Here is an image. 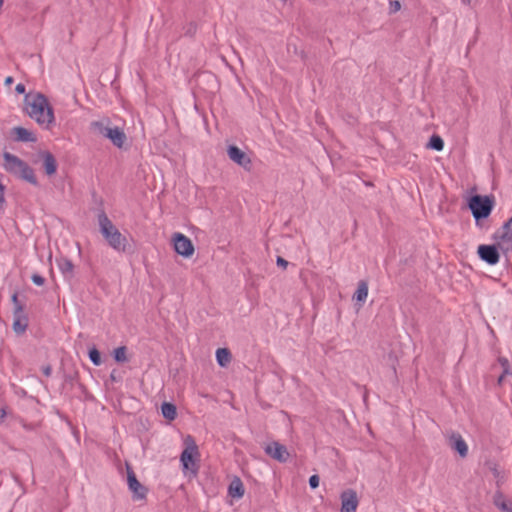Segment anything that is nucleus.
<instances>
[{"mask_svg": "<svg viewBox=\"0 0 512 512\" xmlns=\"http://www.w3.org/2000/svg\"><path fill=\"white\" fill-rule=\"evenodd\" d=\"M25 111L44 129H50L55 123L53 108L46 96L41 93H30L25 96Z\"/></svg>", "mask_w": 512, "mask_h": 512, "instance_id": "obj_1", "label": "nucleus"}, {"mask_svg": "<svg viewBox=\"0 0 512 512\" xmlns=\"http://www.w3.org/2000/svg\"><path fill=\"white\" fill-rule=\"evenodd\" d=\"M90 131L109 140L115 147L121 149L127 142L123 128L116 126L109 118H101L90 123Z\"/></svg>", "mask_w": 512, "mask_h": 512, "instance_id": "obj_2", "label": "nucleus"}, {"mask_svg": "<svg viewBox=\"0 0 512 512\" xmlns=\"http://www.w3.org/2000/svg\"><path fill=\"white\" fill-rule=\"evenodd\" d=\"M468 208L475 220V225L479 229H486L484 220H486L493 211L495 200L489 195H472L467 202Z\"/></svg>", "mask_w": 512, "mask_h": 512, "instance_id": "obj_3", "label": "nucleus"}, {"mask_svg": "<svg viewBox=\"0 0 512 512\" xmlns=\"http://www.w3.org/2000/svg\"><path fill=\"white\" fill-rule=\"evenodd\" d=\"M98 223L100 232L108 245L117 252H125L128 244L127 238L119 231L106 214H99Z\"/></svg>", "mask_w": 512, "mask_h": 512, "instance_id": "obj_4", "label": "nucleus"}, {"mask_svg": "<svg viewBox=\"0 0 512 512\" xmlns=\"http://www.w3.org/2000/svg\"><path fill=\"white\" fill-rule=\"evenodd\" d=\"M2 167L10 174L19 177L31 184L36 185L37 179L34 175L33 170L23 160L17 156L5 152L3 154Z\"/></svg>", "mask_w": 512, "mask_h": 512, "instance_id": "obj_5", "label": "nucleus"}, {"mask_svg": "<svg viewBox=\"0 0 512 512\" xmlns=\"http://www.w3.org/2000/svg\"><path fill=\"white\" fill-rule=\"evenodd\" d=\"M184 449L180 456V462L185 471L197 472V463L200 460V452L198 445L191 435L185 436L183 439Z\"/></svg>", "mask_w": 512, "mask_h": 512, "instance_id": "obj_6", "label": "nucleus"}, {"mask_svg": "<svg viewBox=\"0 0 512 512\" xmlns=\"http://www.w3.org/2000/svg\"><path fill=\"white\" fill-rule=\"evenodd\" d=\"M492 238L502 252L508 253L512 251V216L494 232Z\"/></svg>", "mask_w": 512, "mask_h": 512, "instance_id": "obj_7", "label": "nucleus"}, {"mask_svg": "<svg viewBox=\"0 0 512 512\" xmlns=\"http://www.w3.org/2000/svg\"><path fill=\"white\" fill-rule=\"evenodd\" d=\"M173 243L174 250L177 254L184 258H190L194 252L195 248L191 240L182 233H175L171 239Z\"/></svg>", "mask_w": 512, "mask_h": 512, "instance_id": "obj_8", "label": "nucleus"}, {"mask_svg": "<svg viewBox=\"0 0 512 512\" xmlns=\"http://www.w3.org/2000/svg\"><path fill=\"white\" fill-rule=\"evenodd\" d=\"M499 246L496 243V245H479L478 246V256L479 258L487 263L488 265H496L500 260V254H499Z\"/></svg>", "mask_w": 512, "mask_h": 512, "instance_id": "obj_9", "label": "nucleus"}, {"mask_svg": "<svg viewBox=\"0 0 512 512\" xmlns=\"http://www.w3.org/2000/svg\"><path fill=\"white\" fill-rule=\"evenodd\" d=\"M340 512H356L359 505V497L354 489H345L340 494Z\"/></svg>", "mask_w": 512, "mask_h": 512, "instance_id": "obj_10", "label": "nucleus"}, {"mask_svg": "<svg viewBox=\"0 0 512 512\" xmlns=\"http://www.w3.org/2000/svg\"><path fill=\"white\" fill-rule=\"evenodd\" d=\"M227 154L230 160H232L234 163L238 164L245 170L251 169V158L249 154H247L245 151L241 150L237 146H229L227 149Z\"/></svg>", "mask_w": 512, "mask_h": 512, "instance_id": "obj_11", "label": "nucleus"}, {"mask_svg": "<svg viewBox=\"0 0 512 512\" xmlns=\"http://www.w3.org/2000/svg\"><path fill=\"white\" fill-rule=\"evenodd\" d=\"M265 452L279 462H286L290 456L287 448L279 442H271L267 444Z\"/></svg>", "mask_w": 512, "mask_h": 512, "instance_id": "obj_12", "label": "nucleus"}, {"mask_svg": "<svg viewBox=\"0 0 512 512\" xmlns=\"http://www.w3.org/2000/svg\"><path fill=\"white\" fill-rule=\"evenodd\" d=\"M27 326H28V318H27L22 306H17V308L14 309V313H13V330L17 334H21V333L25 332Z\"/></svg>", "mask_w": 512, "mask_h": 512, "instance_id": "obj_13", "label": "nucleus"}, {"mask_svg": "<svg viewBox=\"0 0 512 512\" xmlns=\"http://www.w3.org/2000/svg\"><path fill=\"white\" fill-rule=\"evenodd\" d=\"M493 504L501 512H512V499L507 498L500 489L493 495Z\"/></svg>", "mask_w": 512, "mask_h": 512, "instance_id": "obj_14", "label": "nucleus"}, {"mask_svg": "<svg viewBox=\"0 0 512 512\" xmlns=\"http://www.w3.org/2000/svg\"><path fill=\"white\" fill-rule=\"evenodd\" d=\"M128 486L133 492V498L136 500H142L145 498L146 489L139 483L133 473L128 474Z\"/></svg>", "mask_w": 512, "mask_h": 512, "instance_id": "obj_15", "label": "nucleus"}, {"mask_svg": "<svg viewBox=\"0 0 512 512\" xmlns=\"http://www.w3.org/2000/svg\"><path fill=\"white\" fill-rule=\"evenodd\" d=\"M450 441L452 442V448L461 458H465L468 455V445L461 435L454 433L450 434Z\"/></svg>", "mask_w": 512, "mask_h": 512, "instance_id": "obj_16", "label": "nucleus"}, {"mask_svg": "<svg viewBox=\"0 0 512 512\" xmlns=\"http://www.w3.org/2000/svg\"><path fill=\"white\" fill-rule=\"evenodd\" d=\"M488 469L492 473L496 481V486L500 488L505 481V473L499 468V465L494 461H488L486 463Z\"/></svg>", "mask_w": 512, "mask_h": 512, "instance_id": "obj_17", "label": "nucleus"}, {"mask_svg": "<svg viewBox=\"0 0 512 512\" xmlns=\"http://www.w3.org/2000/svg\"><path fill=\"white\" fill-rule=\"evenodd\" d=\"M13 134L19 141L33 142L36 140V137L33 134V132L23 127H15L13 129Z\"/></svg>", "mask_w": 512, "mask_h": 512, "instance_id": "obj_18", "label": "nucleus"}, {"mask_svg": "<svg viewBox=\"0 0 512 512\" xmlns=\"http://www.w3.org/2000/svg\"><path fill=\"white\" fill-rule=\"evenodd\" d=\"M41 156L43 158V166H44L45 172L48 175L54 174L56 172L57 165H56V161H55V158L53 157V155L49 152H43Z\"/></svg>", "mask_w": 512, "mask_h": 512, "instance_id": "obj_19", "label": "nucleus"}, {"mask_svg": "<svg viewBox=\"0 0 512 512\" xmlns=\"http://www.w3.org/2000/svg\"><path fill=\"white\" fill-rule=\"evenodd\" d=\"M228 493L233 498H241L244 495V487L239 478H235L231 481Z\"/></svg>", "mask_w": 512, "mask_h": 512, "instance_id": "obj_20", "label": "nucleus"}, {"mask_svg": "<svg viewBox=\"0 0 512 512\" xmlns=\"http://www.w3.org/2000/svg\"><path fill=\"white\" fill-rule=\"evenodd\" d=\"M57 266L65 277H72L74 273V265L67 258H60L57 260Z\"/></svg>", "mask_w": 512, "mask_h": 512, "instance_id": "obj_21", "label": "nucleus"}, {"mask_svg": "<svg viewBox=\"0 0 512 512\" xmlns=\"http://www.w3.org/2000/svg\"><path fill=\"white\" fill-rule=\"evenodd\" d=\"M216 360L221 367H226L231 360V354L226 348H219L216 351Z\"/></svg>", "mask_w": 512, "mask_h": 512, "instance_id": "obj_22", "label": "nucleus"}, {"mask_svg": "<svg viewBox=\"0 0 512 512\" xmlns=\"http://www.w3.org/2000/svg\"><path fill=\"white\" fill-rule=\"evenodd\" d=\"M367 297H368V285L366 282L361 281L358 284L357 290H356L353 298L360 303H364L366 301Z\"/></svg>", "mask_w": 512, "mask_h": 512, "instance_id": "obj_23", "label": "nucleus"}, {"mask_svg": "<svg viewBox=\"0 0 512 512\" xmlns=\"http://www.w3.org/2000/svg\"><path fill=\"white\" fill-rule=\"evenodd\" d=\"M161 412L164 418L168 420H174L176 418L177 412L175 405L165 402L161 406Z\"/></svg>", "mask_w": 512, "mask_h": 512, "instance_id": "obj_24", "label": "nucleus"}, {"mask_svg": "<svg viewBox=\"0 0 512 512\" xmlns=\"http://www.w3.org/2000/svg\"><path fill=\"white\" fill-rule=\"evenodd\" d=\"M427 147L436 151H441L444 148V141L440 136L433 135L430 138Z\"/></svg>", "mask_w": 512, "mask_h": 512, "instance_id": "obj_25", "label": "nucleus"}, {"mask_svg": "<svg viewBox=\"0 0 512 512\" xmlns=\"http://www.w3.org/2000/svg\"><path fill=\"white\" fill-rule=\"evenodd\" d=\"M114 358L117 362H126L127 361L126 348L119 347V348L115 349Z\"/></svg>", "mask_w": 512, "mask_h": 512, "instance_id": "obj_26", "label": "nucleus"}, {"mask_svg": "<svg viewBox=\"0 0 512 512\" xmlns=\"http://www.w3.org/2000/svg\"><path fill=\"white\" fill-rule=\"evenodd\" d=\"M89 358L91 362L96 366H99L102 363L100 353L96 348H92L89 350Z\"/></svg>", "mask_w": 512, "mask_h": 512, "instance_id": "obj_27", "label": "nucleus"}, {"mask_svg": "<svg viewBox=\"0 0 512 512\" xmlns=\"http://www.w3.org/2000/svg\"><path fill=\"white\" fill-rule=\"evenodd\" d=\"M498 362L499 364L501 365V367L503 368V372L504 374L506 375H512V372L510 371V364H509V360L505 357H500L498 359Z\"/></svg>", "mask_w": 512, "mask_h": 512, "instance_id": "obj_28", "label": "nucleus"}, {"mask_svg": "<svg viewBox=\"0 0 512 512\" xmlns=\"http://www.w3.org/2000/svg\"><path fill=\"white\" fill-rule=\"evenodd\" d=\"M319 476L318 475H312L310 478H309V485L312 489H315L319 486Z\"/></svg>", "mask_w": 512, "mask_h": 512, "instance_id": "obj_29", "label": "nucleus"}, {"mask_svg": "<svg viewBox=\"0 0 512 512\" xmlns=\"http://www.w3.org/2000/svg\"><path fill=\"white\" fill-rule=\"evenodd\" d=\"M32 281L34 284L38 285V286H42L45 282L44 278L38 274H34L32 276Z\"/></svg>", "mask_w": 512, "mask_h": 512, "instance_id": "obj_30", "label": "nucleus"}, {"mask_svg": "<svg viewBox=\"0 0 512 512\" xmlns=\"http://www.w3.org/2000/svg\"><path fill=\"white\" fill-rule=\"evenodd\" d=\"M277 265L285 269L288 265V262L285 259H283L282 257H278Z\"/></svg>", "mask_w": 512, "mask_h": 512, "instance_id": "obj_31", "label": "nucleus"}, {"mask_svg": "<svg viewBox=\"0 0 512 512\" xmlns=\"http://www.w3.org/2000/svg\"><path fill=\"white\" fill-rule=\"evenodd\" d=\"M15 90L17 93L23 94V93H25V85L22 83H18L15 87Z\"/></svg>", "mask_w": 512, "mask_h": 512, "instance_id": "obj_32", "label": "nucleus"}, {"mask_svg": "<svg viewBox=\"0 0 512 512\" xmlns=\"http://www.w3.org/2000/svg\"><path fill=\"white\" fill-rule=\"evenodd\" d=\"M42 372L45 376L49 377L51 375L52 369L50 366H45L42 368Z\"/></svg>", "mask_w": 512, "mask_h": 512, "instance_id": "obj_33", "label": "nucleus"}, {"mask_svg": "<svg viewBox=\"0 0 512 512\" xmlns=\"http://www.w3.org/2000/svg\"><path fill=\"white\" fill-rule=\"evenodd\" d=\"M4 202V186L0 183V205Z\"/></svg>", "mask_w": 512, "mask_h": 512, "instance_id": "obj_34", "label": "nucleus"}, {"mask_svg": "<svg viewBox=\"0 0 512 512\" xmlns=\"http://www.w3.org/2000/svg\"><path fill=\"white\" fill-rule=\"evenodd\" d=\"M12 301H13V303H14V305H15V308H14V309H16V308H17V306H21V305L19 304V302H18V296H17V294H13V295H12Z\"/></svg>", "mask_w": 512, "mask_h": 512, "instance_id": "obj_35", "label": "nucleus"}, {"mask_svg": "<svg viewBox=\"0 0 512 512\" xmlns=\"http://www.w3.org/2000/svg\"><path fill=\"white\" fill-rule=\"evenodd\" d=\"M6 410L4 408H1L0 409V423L4 420V418L6 417Z\"/></svg>", "mask_w": 512, "mask_h": 512, "instance_id": "obj_36", "label": "nucleus"}, {"mask_svg": "<svg viewBox=\"0 0 512 512\" xmlns=\"http://www.w3.org/2000/svg\"><path fill=\"white\" fill-rule=\"evenodd\" d=\"M13 83V78L11 76H8L6 79H5V84L7 86L11 85Z\"/></svg>", "mask_w": 512, "mask_h": 512, "instance_id": "obj_37", "label": "nucleus"}, {"mask_svg": "<svg viewBox=\"0 0 512 512\" xmlns=\"http://www.w3.org/2000/svg\"><path fill=\"white\" fill-rule=\"evenodd\" d=\"M506 376V374L502 373L499 377H498V380H497V383L499 385L502 384L503 380H504V377Z\"/></svg>", "mask_w": 512, "mask_h": 512, "instance_id": "obj_38", "label": "nucleus"}, {"mask_svg": "<svg viewBox=\"0 0 512 512\" xmlns=\"http://www.w3.org/2000/svg\"><path fill=\"white\" fill-rule=\"evenodd\" d=\"M392 5L394 7V10L400 9V3L398 1H395L394 3H392Z\"/></svg>", "mask_w": 512, "mask_h": 512, "instance_id": "obj_39", "label": "nucleus"}, {"mask_svg": "<svg viewBox=\"0 0 512 512\" xmlns=\"http://www.w3.org/2000/svg\"><path fill=\"white\" fill-rule=\"evenodd\" d=\"M463 4L469 5L471 3V0H461Z\"/></svg>", "mask_w": 512, "mask_h": 512, "instance_id": "obj_40", "label": "nucleus"}]
</instances>
